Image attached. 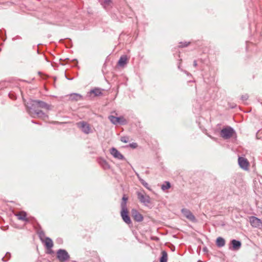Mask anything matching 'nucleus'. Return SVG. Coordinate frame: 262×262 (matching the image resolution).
I'll list each match as a JSON object with an SVG mask.
<instances>
[{
    "label": "nucleus",
    "mask_w": 262,
    "mask_h": 262,
    "mask_svg": "<svg viewBox=\"0 0 262 262\" xmlns=\"http://www.w3.org/2000/svg\"><path fill=\"white\" fill-rule=\"evenodd\" d=\"M30 113L34 117H38L45 119L48 118L42 111L39 108H43L46 110H49L51 108V106L47 103L42 101H35L31 107Z\"/></svg>",
    "instance_id": "f257e3e1"
},
{
    "label": "nucleus",
    "mask_w": 262,
    "mask_h": 262,
    "mask_svg": "<svg viewBox=\"0 0 262 262\" xmlns=\"http://www.w3.org/2000/svg\"><path fill=\"white\" fill-rule=\"evenodd\" d=\"M108 118L111 122L114 124H120L124 125L127 123L126 120L123 116L116 117L114 116H110Z\"/></svg>",
    "instance_id": "f03ea898"
},
{
    "label": "nucleus",
    "mask_w": 262,
    "mask_h": 262,
    "mask_svg": "<svg viewBox=\"0 0 262 262\" xmlns=\"http://www.w3.org/2000/svg\"><path fill=\"white\" fill-rule=\"evenodd\" d=\"M77 125L85 134H88L91 132V128L90 125L85 122H79L77 123Z\"/></svg>",
    "instance_id": "7ed1b4c3"
},
{
    "label": "nucleus",
    "mask_w": 262,
    "mask_h": 262,
    "mask_svg": "<svg viewBox=\"0 0 262 262\" xmlns=\"http://www.w3.org/2000/svg\"><path fill=\"white\" fill-rule=\"evenodd\" d=\"M121 215L123 220L127 224L131 223V220L128 216V212L126 207H125V205H122V208L121 212Z\"/></svg>",
    "instance_id": "20e7f679"
},
{
    "label": "nucleus",
    "mask_w": 262,
    "mask_h": 262,
    "mask_svg": "<svg viewBox=\"0 0 262 262\" xmlns=\"http://www.w3.org/2000/svg\"><path fill=\"white\" fill-rule=\"evenodd\" d=\"M249 222L253 227L261 229L262 221L259 219L253 216H250L249 217Z\"/></svg>",
    "instance_id": "39448f33"
},
{
    "label": "nucleus",
    "mask_w": 262,
    "mask_h": 262,
    "mask_svg": "<svg viewBox=\"0 0 262 262\" xmlns=\"http://www.w3.org/2000/svg\"><path fill=\"white\" fill-rule=\"evenodd\" d=\"M57 255L58 259L61 262H63L68 260L70 257L68 252L64 250H58L57 253Z\"/></svg>",
    "instance_id": "423d86ee"
},
{
    "label": "nucleus",
    "mask_w": 262,
    "mask_h": 262,
    "mask_svg": "<svg viewBox=\"0 0 262 262\" xmlns=\"http://www.w3.org/2000/svg\"><path fill=\"white\" fill-rule=\"evenodd\" d=\"M238 162L239 166L243 169L247 170L250 167V164L247 159L244 157H239Z\"/></svg>",
    "instance_id": "0eeeda50"
},
{
    "label": "nucleus",
    "mask_w": 262,
    "mask_h": 262,
    "mask_svg": "<svg viewBox=\"0 0 262 262\" xmlns=\"http://www.w3.org/2000/svg\"><path fill=\"white\" fill-rule=\"evenodd\" d=\"M132 216L134 220L137 222H141L143 220L142 215L135 209H132Z\"/></svg>",
    "instance_id": "6e6552de"
},
{
    "label": "nucleus",
    "mask_w": 262,
    "mask_h": 262,
    "mask_svg": "<svg viewBox=\"0 0 262 262\" xmlns=\"http://www.w3.org/2000/svg\"><path fill=\"white\" fill-rule=\"evenodd\" d=\"M40 239L42 241V242L44 243L46 247L48 249H51L53 246V241L49 237H40Z\"/></svg>",
    "instance_id": "1a4fd4ad"
},
{
    "label": "nucleus",
    "mask_w": 262,
    "mask_h": 262,
    "mask_svg": "<svg viewBox=\"0 0 262 262\" xmlns=\"http://www.w3.org/2000/svg\"><path fill=\"white\" fill-rule=\"evenodd\" d=\"M182 212L183 214V215L188 220L194 221H195V219L194 216L192 214V213L191 212L190 210L187 209H182Z\"/></svg>",
    "instance_id": "9d476101"
},
{
    "label": "nucleus",
    "mask_w": 262,
    "mask_h": 262,
    "mask_svg": "<svg viewBox=\"0 0 262 262\" xmlns=\"http://www.w3.org/2000/svg\"><path fill=\"white\" fill-rule=\"evenodd\" d=\"M111 155L115 158L122 160L124 158L123 156L115 148H112L110 150Z\"/></svg>",
    "instance_id": "9b49d317"
},
{
    "label": "nucleus",
    "mask_w": 262,
    "mask_h": 262,
    "mask_svg": "<svg viewBox=\"0 0 262 262\" xmlns=\"http://www.w3.org/2000/svg\"><path fill=\"white\" fill-rule=\"evenodd\" d=\"M231 248L234 251H238L242 247V243L240 241L233 239L231 242Z\"/></svg>",
    "instance_id": "f8f14e48"
},
{
    "label": "nucleus",
    "mask_w": 262,
    "mask_h": 262,
    "mask_svg": "<svg viewBox=\"0 0 262 262\" xmlns=\"http://www.w3.org/2000/svg\"><path fill=\"white\" fill-rule=\"evenodd\" d=\"M127 56L126 55H123L120 58L118 62V64L120 67H123L127 63Z\"/></svg>",
    "instance_id": "ddd939ff"
},
{
    "label": "nucleus",
    "mask_w": 262,
    "mask_h": 262,
    "mask_svg": "<svg viewBox=\"0 0 262 262\" xmlns=\"http://www.w3.org/2000/svg\"><path fill=\"white\" fill-rule=\"evenodd\" d=\"M91 95H93L94 96H101L102 94V91L100 89L95 88L92 90H91L90 92Z\"/></svg>",
    "instance_id": "4468645a"
},
{
    "label": "nucleus",
    "mask_w": 262,
    "mask_h": 262,
    "mask_svg": "<svg viewBox=\"0 0 262 262\" xmlns=\"http://www.w3.org/2000/svg\"><path fill=\"white\" fill-rule=\"evenodd\" d=\"M16 215L17 216L18 219L19 220H22L24 221H28L27 218V214L24 211H20L16 214Z\"/></svg>",
    "instance_id": "2eb2a0df"
},
{
    "label": "nucleus",
    "mask_w": 262,
    "mask_h": 262,
    "mask_svg": "<svg viewBox=\"0 0 262 262\" xmlns=\"http://www.w3.org/2000/svg\"><path fill=\"white\" fill-rule=\"evenodd\" d=\"M69 99L71 100L78 101L82 99V96L78 94L74 93L69 95Z\"/></svg>",
    "instance_id": "dca6fc26"
},
{
    "label": "nucleus",
    "mask_w": 262,
    "mask_h": 262,
    "mask_svg": "<svg viewBox=\"0 0 262 262\" xmlns=\"http://www.w3.org/2000/svg\"><path fill=\"white\" fill-rule=\"evenodd\" d=\"M221 136L225 139H228L229 137V129L227 128L223 129L221 132Z\"/></svg>",
    "instance_id": "f3484780"
},
{
    "label": "nucleus",
    "mask_w": 262,
    "mask_h": 262,
    "mask_svg": "<svg viewBox=\"0 0 262 262\" xmlns=\"http://www.w3.org/2000/svg\"><path fill=\"white\" fill-rule=\"evenodd\" d=\"M138 198L141 202H148V197L147 196L144 195L141 193L138 194Z\"/></svg>",
    "instance_id": "a211bd4d"
},
{
    "label": "nucleus",
    "mask_w": 262,
    "mask_h": 262,
    "mask_svg": "<svg viewBox=\"0 0 262 262\" xmlns=\"http://www.w3.org/2000/svg\"><path fill=\"white\" fill-rule=\"evenodd\" d=\"M162 256L160 258V262H167L168 259V254L165 251H162L161 252Z\"/></svg>",
    "instance_id": "6ab92c4d"
},
{
    "label": "nucleus",
    "mask_w": 262,
    "mask_h": 262,
    "mask_svg": "<svg viewBox=\"0 0 262 262\" xmlns=\"http://www.w3.org/2000/svg\"><path fill=\"white\" fill-rule=\"evenodd\" d=\"M216 243L217 246L222 247L225 245V242L224 239L219 237L217 238Z\"/></svg>",
    "instance_id": "aec40b11"
},
{
    "label": "nucleus",
    "mask_w": 262,
    "mask_h": 262,
    "mask_svg": "<svg viewBox=\"0 0 262 262\" xmlns=\"http://www.w3.org/2000/svg\"><path fill=\"white\" fill-rule=\"evenodd\" d=\"M230 141H235L236 140V134L234 130L230 127Z\"/></svg>",
    "instance_id": "412c9836"
},
{
    "label": "nucleus",
    "mask_w": 262,
    "mask_h": 262,
    "mask_svg": "<svg viewBox=\"0 0 262 262\" xmlns=\"http://www.w3.org/2000/svg\"><path fill=\"white\" fill-rule=\"evenodd\" d=\"M170 188V184L168 182H166L165 184H163L161 186V189L163 190L168 189Z\"/></svg>",
    "instance_id": "4be33fe9"
},
{
    "label": "nucleus",
    "mask_w": 262,
    "mask_h": 262,
    "mask_svg": "<svg viewBox=\"0 0 262 262\" xmlns=\"http://www.w3.org/2000/svg\"><path fill=\"white\" fill-rule=\"evenodd\" d=\"M112 4V1L111 0H103V5L105 8L110 6Z\"/></svg>",
    "instance_id": "5701e85b"
},
{
    "label": "nucleus",
    "mask_w": 262,
    "mask_h": 262,
    "mask_svg": "<svg viewBox=\"0 0 262 262\" xmlns=\"http://www.w3.org/2000/svg\"><path fill=\"white\" fill-rule=\"evenodd\" d=\"M128 200V197L126 195H124L122 197V202L121 203V208H122V205L124 204L125 207H126V202Z\"/></svg>",
    "instance_id": "b1692460"
},
{
    "label": "nucleus",
    "mask_w": 262,
    "mask_h": 262,
    "mask_svg": "<svg viewBox=\"0 0 262 262\" xmlns=\"http://www.w3.org/2000/svg\"><path fill=\"white\" fill-rule=\"evenodd\" d=\"M249 98V96L247 94H245L242 95L241 96V99L243 100V102L246 101Z\"/></svg>",
    "instance_id": "393cba45"
},
{
    "label": "nucleus",
    "mask_w": 262,
    "mask_h": 262,
    "mask_svg": "<svg viewBox=\"0 0 262 262\" xmlns=\"http://www.w3.org/2000/svg\"><path fill=\"white\" fill-rule=\"evenodd\" d=\"M11 257V254L9 253H6L5 256L3 258V260L4 261H6L8 260Z\"/></svg>",
    "instance_id": "a878e982"
},
{
    "label": "nucleus",
    "mask_w": 262,
    "mask_h": 262,
    "mask_svg": "<svg viewBox=\"0 0 262 262\" xmlns=\"http://www.w3.org/2000/svg\"><path fill=\"white\" fill-rule=\"evenodd\" d=\"M129 146L132 148H136L138 147V144L136 143H133L130 144Z\"/></svg>",
    "instance_id": "bb28decb"
},
{
    "label": "nucleus",
    "mask_w": 262,
    "mask_h": 262,
    "mask_svg": "<svg viewBox=\"0 0 262 262\" xmlns=\"http://www.w3.org/2000/svg\"><path fill=\"white\" fill-rule=\"evenodd\" d=\"M127 137H121V141L122 142H124V143H127L128 142V140H127Z\"/></svg>",
    "instance_id": "cd10ccee"
},
{
    "label": "nucleus",
    "mask_w": 262,
    "mask_h": 262,
    "mask_svg": "<svg viewBox=\"0 0 262 262\" xmlns=\"http://www.w3.org/2000/svg\"><path fill=\"white\" fill-rule=\"evenodd\" d=\"M189 42H185L184 43V45H180V46L181 47H187L189 45Z\"/></svg>",
    "instance_id": "c85d7f7f"
},
{
    "label": "nucleus",
    "mask_w": 262,
    "mask_h": 262,
    "mask_svg": "<svg viewBox=\"0 0 262 262\" xmlns=\"http://www.w3.org/2000/svg\"><path fill=\"white\" fill-rule=\"evenodd\" d=\"M143 184L145 187L147 188L148 184L147 183H143Z\"/></svg>",
    "instance_id": "c756f323"
},
{
    "label": "nucleus",
    "mask_w": 262,
    "mask_h": 262,
    "mask_svg": "<svg viewBox=\"0 0 262 262\" xmlns=\"http://www.w3.org/2000/svg\"><path fill=\"white\" fill-rule=\"evenodd\" d=\"M194 66H196V62L195 61H194Z\"/></svg>",
    "instance_id": "7c9ffc66"
}]
</instances>
